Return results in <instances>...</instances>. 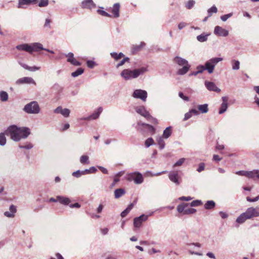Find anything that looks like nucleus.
Wrapping results in <instances>:
<instances>
[{
  "label": "nucleus",
  "mask_w": 259,
  "mask_h": 259,
  "mask_svg": "<svg viewBox=\"0 0 259 259\" xmlns=\"http://www.w3.org/2000/svg\"><path fill=\"white\" fill-rule=\"evenodd\" d=\"M80 162L83 164H89L90 161L89 156L85 155H82L80 157Z\"/></svg>",
  "instance_id": "36"
},
{
  "label": "nucleus",
  "mask_w": 259,
  "mask_h": 259,
  "mask_svg": "<svg viewBox=\"0 0 259 259\" xmlns=\"http://www.w3.org/2000/svg\"><path fill=\"white\" fill-rule=\"evenodd\" d=\"M98 167L103 174H108V170L106 168H105L103 166H98Z\"/></svg>",
  "instance_id": "64"
},
{
  "label": "nucleus",
  "mask_w": 259,
  "mask_h": 259,
  "mask_svg": "<svg viewBox=\"0 0 259 259\" xmlns=\"http://www.w3.org/2000/svg\"><path fill=\"white\" fill-rule=\"evenodd\" d=\"M171 134V127L168 126V127H166L164 130L162 136H163V138H164L165 139H167L168 138H169Z\"/></svg>",
  "instance_id": "32"
},
{
  "label": "nucleus",
  "mask_w": 259,
  "mask_h": 259,
  "mask_svg": "<svg viewBox=\"0 0 259 259\" xmlns=\"http://www.w3.org/2000/svg\"><path fill=\"white\" fill-rule=\"evenodd\" d=\"M23 110L28 114H37L40 111V108L37 102L32 101L25 105Z\"/></svg>",
  "instance_id": "7"
},
{
  "label": "nucleus",
  "mask_w": 259,
  "mask_h": 259,
  "mask_svg": "<svg viewBox=\"0 0 259 259\" xmlns=\"http://www.w3.org/2000/svg\"><path fill=\"white\" fill-rule=\"evenodd\" d=\"M179 199L180 200H183V201H190L192 199V198L190 196H187V197H186V196H182V197H180Z\"/></svg>",
  "instance_id": "61"
},
{
  "label": "nucleus",
  "mask_w": 259,
  "mask_h": 259,
  "mask_svg": "<svg viewBox=\"0 0 259 259\" xmlns=\"http://www.w3.org/2000/svg\"><path fill=\"white\" fill-rule=\"evenodd\" d=\"M174 62L179 66H183L182 68L179 69L177 71V74L179 75H183L185 74L190 68V65L189 64L188 61L180 57L177 56L175 57Z\"/></svg>",
  "instance_id": "4"
},
{
  "label": "nucleus",
  "mask_w": 259,
  "mask_h": 259,
  "mask_svg": "<svg viewBox=\"0 0 259 259\" xmlns=\"http://www.w3.org/2000/svg\"><path fill=\"white\" fill-rule=\"evenodd\" d=\"M192 113L189 111L188 112L185 113V116L184 118V120L186 121V120L189 119V118H190L192 117Z\"/></svg>",
  "instance_id": "60"
},
{
  "label": "nucleus",
  "mask_w": 259,
  "mask_h": 259,
  "mask_svg": "<svg viewBox=\"0 0 259 259\" xmlns=\"http://www.w3.org/2000/svg\"><path fill=\"white\" fill-rule=\"evenodd\" d=\"M103 109L102 107H99L96 111H95L91 115L84 117L82 118L83 120H94L97 119L100 113L102 112Z\"/></svg>",
  "instance_id": "17"
},
{
  "label": "nucleus",
  "mask_w": 259,
  "mask_h": 259,
  "mask_svg": "<svg viewBox=\"0 0 259 259\" xmlns=\"http://www.w3.org/2000/svg\"><path fill=\"white\" fill-rule=\"evenodd\" d=\"M120 5L119 3L115 4L112 9V13L114 18H118L119 16Z\"/></svg>",
  "instance_id": "23"
},
{
  "label": "nucleus",
  "mask_w": 259,
  "mask_h": 259,
  "mask_svg": "<svg viewBox=\"0 0 259 259\" xmlns=\"http://www.w3.org/2000/svg\"><path fill=\"white\" fill-rule=\"evenodd\" d=\"M57 198L60 203L64 205H68L71 201L69 198L62 196H58Z\"/></svg>",
  "instance_id": "24"
},
{
  "label": "nucleus",
  "mask_w": 259,
  "mask_h": 259,
  "mask_svg": "<svg viewBox=\"0 0 259 259\" xmlns=\"http://www.w3.org/2000/svg\"><path fill=\"white\" fill-rule=\"evenodd\" d=\"M87 65L89 68H93L96 65V63L92 60H88L87 61Z\"/></svg>",
  "instance_id": "52"
},
{
  "label": "nucleus",
  "mask_w": 259,
  "mask_h": 259,
  "mask_svg": "<svg viewBox=\"0 0 259 259\" xmlns=\"http://www.w3.org/2000/svg\"><path fill=\"white\" fill-rule=\"evenodd\" d=\"M159 148L162 150L164 148L165 143L162 137H159L157 140Z\"/></svg>",
  "instance_id": "42"
},
{
  "label": "nucleus",
  "mask_w": 259,
  "mask_h": 259,
  "mask_svg": "<svg viewBox=\"0 0 259 259\" xmlns=\"http://www.w3.org/2000/svg\"><path fill=\"white\" fill-rule=\"evenodd\" d=\"M202 204V202L201 200H194L192 201L190 203V206L192 207L198 206L201 205Z\"/></svg>",
  "instance_id": "45"
},
{
  "label": "nucleus",
  "mask_w": 259,
  "mask_h": 259,
  "mask_svg": "<svg viewBox=\"0 0 259 259\" xmlns=\"http://www.w3.org/2000/svg\"><path fill=\"white\" fill-rule=\"evenodd\" d=\"M6 138L5 135L3 133H0V145L4 146L6 144Z\"/></svg>",
  "instance_id": "37"
},
{
  "label": "nucleus",
  "mask_w": 259,
  "mask_h": 259,
  "mask_svg": "<svg viewBox=\"0 0 259 259\" xmlns=\"http://www.w3.org/2000/svg\"><path fill=\"white\" fill-rule=\"evenodd\" d=\"M70 63L74 66H80L81 65V63L77 61L75 58L71 60Z\"/></svg>",
  "instance_id": "58"
},
{
  "label": "nucleus",
  "mask_w": 259,
  "mask_h": 259,
  "mask_svg": "<svg viewBox=\"0 0 259 259\" xmlns=\"http://www.w3.org/2000/svg\"><path fill=\"white\" fill-rule=\"evenodd\" d=\"M16 48L19 51H24L32 54L34 51L38 52V49H42V45L39 42H34L30 45L23 44L17 46Z\"/></svg>",
  "instance_id": "5"
},
{
  "label": "nucleus",
  "mask_w": 259,
  "mask_h": 259,
  "mask_svg": "<svg viewBox=\"0 0 259 259\" xmlns=\"http://www.w3.org/2000/svg\"><path fill=\"white\" fill-rule=\"evenodd\" d=\"M189 204L188 203H182L181 204H179L177 206V210L179 213H182L184 215L185 210L186 207H188Z\"/></svg>",
  "instance_id": "26"
},
{
  "label": "nucleus",
  "mask_w": 259,
  "mask_h": 259,
  "mask_svg": "<svg viewBox=\"0 0 259 259\" xmlns=\"http://www.w3.org/2000/svg\"><path fill=\"white\" fill-rule=\"evenodd\" d=\"M148 216L145 214H142L139 217L134 219V225L136 228H139L142 226V223L148 219Z\"/></svg>",
  "instance_id": "10"
},
{
  "label": "nucleus",
  "mask_w": 259,
  "mask_h": 259,
  "mask_svg": "<svg viewBox=\"0 0 259 259\" xmlns=\"http://www.w3.org/2000/svg\"><path fill=\"white\" fill-rule=\"evenodd\" d=\"M208 34L203 33L197 36V39L198 41L201 42L206 41L208 39Z\"/></svg>",
  "instance_id": "30"
},
{
  "label": "nucleus",
  "mask_w": 259,
  "mask_h": 259,
  "mask_svg": "<svg viewBox=\"0 0 259 259\" xmlns=\"http://www.w3.org/2000/svg\"><path fill=\"white\" fill-rule=\"evenodd\" d=\"M205 85L207 89L210 91H213L217 93L221 92V90L213 82L206 81L205 82Z\"/></svg>",
  "instance_id": "18"
},
{
  "label": "nucleus",
  "mask_w": 259,
  "mask_h": 259,
  "mask_svg": "<svg viewBox=\"0 0 259 259\" xmlns=\"http://www.w3.org/2000/svg\"><path fill=\"white\" fill-rule=\"evenodd\" d=\"M215 206V203L213 200L207 201L204 204V208L206 209H211L213 208Z\"/></svg>",
  "instance_id": "28"
},
{
  "label": "nucleus",
  "mask_w": 259,
  "mask_h": 259,
  "mask_svg": "<svg viewBox=\"0 0 259 259\" xmlns=\"http://www.w3.org/2000/svg\"><path fill=\"white\" fill-rule=\"evenodd\" d=\"M185 161V158H180L179 160H178L176 163H174V164L173 165V167L180 166L182 165Z\"/></svg>",
  "instance_id": "46"
},
{
  "label": "nucleus",
  "mask_w": 259,
  "mask_h": 259,
  "mask_svg": "<svg viewBox=\"0 0 259 259\" xmlns=\"http://www.w3.org/2000/svg\"><path fill=\"white\" fill-rule=\"evenodd\" d=\"M133 97L135 98L140 99L142 101H145L147 98V93L145 90L137 89L133 92Z\"/></svg>",
  "instance_id": "9"
},
{
  "label": "nucleus",
  "mask_w": 259,
  "mask_h": 259,
  "mask_svg": "<svg viewBox=\"0 0 259 259\" xmlns=\"http://www.w3.org/2000/svg\"><path fill=\"white\" fill-rule=\"evenodd\" d=\"M147 71L146 67H142L133 70L125 69L120 73L121 76L126 80L137 78Z\"/></svg>",
  "instance_id": "3"
},
{
  "label": "nucleus",
  "mask_w": 259,
  "mask_h": 259,
  "mask_svg": "<svg viewBox=\"0 0 259 259\" xmlns=\"http://www.w3.org/2000/svg\"><path fill=\"white\" fill-rule=\"evenodd\" d=\"M232 15H233L232 13H230L228 14L223 15V16H221V19L223 21L225 22V21H227L229 18L231 17L232 16Z\"/></svg>",
  "instance_id": "48"
},
{
  "label": "nucleus",
  "mask_w": 259,
  "mask_h": 259,
  "mask_svg": "<svg viewBox=\"0 0 259 259\" xmlns=\"http://www.w3.org/2000/svg\"><path fill=\"white\" fill-rule=\"evenodd\" d=\"M154 140L152 138H148L145 142V145L147 148L149 147L151 145L154 144Z\"/></svg>",
  "instance_id": "41"
},
{
  "label": "nucleus",
  "mask_w": 259,
  "mask_h": 259,
  "mask_svg": "<svg viewBox=\"0 0 259 259\" xmlns=\"http://www.w3.org/2000/svg\"><path fill=\"white\" fill-rule=\"evenodd\" d=\"M204 168H205V164L204 163H200L199 164V166H198L197 170L199 172H200L204 169Z\"/></svg>",
  "instance_id": "56"
},
{
  "label": "nucleus",
  "mask_w": 259,
  "mask_h": 259,
  "mask_svg": "<svg viewBox=\"0 0 259 259\" xmlns=\"http://www.w3.org/2000/svg\"><path fill=\"white\" fill-rule=\"evenodd\" d=\"M218 12L217 8L213 6L208 10V16H211L212 14L216 13Z\"/></svg>",
  "instance_id": "44"
},
{
  "label": "nucleus",
  "mask_w": 259,
  "mask_h": 259,
  "mask_svg": "<svg viewBox=\"0 0 259 259\" xmlns=\"http://www.w3.org/2000/svg\"><path fill=\"white\" fill-rule=\"evenodd\" d=\"M82 170H78L76 171H74L72 174V175L74 177H76V178H79L82 175H83V174H82Z\"/></svg>",
  "instance_id": "51"
},
{
  "label": "nucleus",
  "mask_w": 259,
  "mask_h": 259,
  "mask_svg": "<svg viewBox=\"0 0 259 259\" xmlns=\"http://www.w3.org/2000/svg\"><path fill=\"white\" fill-rule=\"evenodd\" d=\"M66 56L68 58L67 59V62H70V61H71V60H72L73 59H74V55L72 53H69L68 54H67V55H66Z\"/></svg>",
  "instance_id": "57"
},
{
  "label": "nucleus",
  "mask_w": 259,
  "mask_h": 259,
  "mask_svg": "<svg viewBox=\"0 0 259 259\" xmlns=\"http://www.w3.org/2000/svg\"><path fill=\"white\" fill-rule=\"evenodd\" d=\"M179 96L183 100H184V101H189V98L187 96H184V94L182 93V92H179Z\"/></svg>",
  "instance_id": "55"
},
{
  "label": "nucleus",
  "mask_w": 259,
  "mask_h": 259,
  "mask_svg": "<svg viewBox=\"0 0 259 259\" xmlns=\"http://www.w3.org/2000/svg\"><path fill=\"white\" fill-rule=\"evenodd\" d=\"M247 171L245 170H240V171H237L235 174L239 175V176H246L247 177Z\"/></svg>",
  "instance_id": "59"
},
{
  "label": "nucleus",
  "mask_w": 259,
  "mask_h": 259,
  "mask_svg": "<svg viewBox=\"0 0 259 259\" xmlns=\"http://www.w3.org/2000/svg\"><path fill=\"white\" fill-rule=\"evenodd\" d=\"M232 69L237 70H238L240 68V62L238 60H233L232 61Z\"/></svg>",
  "instance_id": "38"
},
{
  "label": "nucleus",
  "mask_w": 259,
  "mask_h": 259,
  "mask_svg": "<svg viewBox=\"0 0 259 259\" xmlns=\"http://www.w3.org/2000/svg\"><path fill=\"white\" fill-rule=\"evenodd\" d=\"M53 89L57 90L59 92H61L63 90L61 86H60L58 83H55L53 85Z\"/></svg>",
  "instance_id": "63"
},
{
  "label": "nucleus",
  "mask_w": 259,
  "mask_h": 259,
  "mask_svg": "<svg viewBox=\"0 0 259 259\" xmlns=\"http://www.w3.org/2000/svg\"><path fill=\"white\" fill-rule=\"evenodd\" d=\"M0 99L2 102H6L8 100V94L5 91L0 92Z\"/></svg>",
  "instance_id": "34"
},
{
  "label": "nucleus",
  "mask_w": 259,
  "mask_h": 259,
  "mask_svg": "<svg viewBox=\"0 0 259 259\" xmlns=\"http://www.w3.org/2000/svg\"><path fill=\"white\" fill-rule=\"evenodd\" d=\"M258 217H259V207H250L237 218L236 222L239 224H242L247 220Z\"/></svg>",
  "instance_id": "2"
},
{
  "label": "nucleus",
  "mask_w": 259,
  "mask_h": 259,
  "mask_svg": "<svg viewBox=\"0 0 259 259\" xmlns=\"http://www.w3.org/2000/svg\"><path fill=\"white\" fill-rule=\"evenodd\" d=\"M6 132L10 134L11 138L14 141H19L21 139H26L30 135V129L28 127H19L15 125L8 127Z\"/></svg>",
  "instance_id": "1"
},
{
  "label": "nucleus",
  "mask_w": 259,
  "mask_h": 259,
  "mask_svg": "<svg viewBox=\"0 0 259 259\" xmlns=\"http://www.w3.org/2000/svg\"><path fill=\"white\" fill-rule=\"evenodd\" d=\"M70 111L68 108L63 109L61 114L65 117H67L69 116Z\"/></svg>",
  "instance_id": "49"
},
{
  "label": "nucleus",
  "mask_w": 259,
  "mask_h": 259,
  "mask_svg": "<svg viewBox=\"0 0 259 259\" xmlns=\"http://www.w3.org/2000/svg\"><path fill=\"white\" fill-rule=\"evenodd\" d=\"M51 22H52V21L50 19H49V18L46 19V21H45V24H44V27H48L49 28H51Z\"/></svg>",
  "instance_id": "54"
},
{
  "label": "nucleus",
  "mask_w": 259,
  "mask_h": 259,
  "mask_svg": "<svg viewBox=\"0 0 259 259\" xmlns=\"http://www.w3.org/2000/svg\"><path fill=\"white\" fill-rule=\"evenodd\" d=\"M16 212V206L12 204L9 207V211H5L4 212V215L9 218H13L15 217Z\"/></svg>",
  "instance_id": "19"
},
{
  "label": "nucleus",
  "mask_w": 259,
  "mask_h": 259,
  "mask_svg": "<svg viewBox=\"0 0 259 259\" xmlns=\"http://www.w3.org/2000/svg\"><path fill=\"white\" fill-rule=\"evenodd\" d=\"M97 12L100 15L106 17H111V16L104 10H98Z\"/></svg>",
  "instance_id": "53"
},
{
  "label": "nucleus",
  "mask_w": 259,
  "mask_h": 259,
  "mask_svg": "<svg viewBox=\"0 0 259 259\" xmlns=\"http://www.w3.org/2000/svg\"><path fill=\"white\" fill-rule=\"evenodd\" d=\"M16 83L17 84H35V82L33 79L30 77H24L20 78L16 80Z\"/></svg>",
  "instance_id": "13"
},
{
  "label": "nucleus",
  "mask_w": 259,
  "mask_h": 259,
  "mask_svg": "<svg viewBox=\"0 0 259 259\" xmlns=\"http://www.w3.org/2000/svg\"><path fill=\"white\" fill-rule=\"evenodd\" d=\"M147 128L149 132H152V133H154L155 128L154 127L147 123H143L141 121L138 122L137 124V130L140 131H142L143 130V128Z\"/></svg>",
  "instance_id": "14"
},
{
  "label": "nucleus",
  "mask_w": 259,
  "mask_h": 259,
  "mask_svg": "<svg viewBox=\"0 0 259 259\" xmlns=\"http://www.w3.org/2000/svg\"><path fill=\"white\" fill-rule=\"evenodd\" d=\"M125 193V191L123 189L119 188L117 189L114 191V196L115 198L117 199L121 197L123 194Z\"/></svg>",
  "instance_id": "25"
},
{
  "label": "nucleus",
  "mask_w": 259,
  "mask_h": 259,
  "mask_svg": "<svg viewBox=\"0 0 259 259\" xmlns=\"http://www.w3.org/2000/svg\"><path fill=\"white\" fill-rule=\"evenodd\" d=\"M110 55L115 61H118L124 56V55L122 53L117 54L116 52L111 53Z\"/></svg>",
  "instance_id": "31"
},
{
  "label": "nucleus",
  "mask_w": 259,
  "mask_h": 259,
  "mask_svg": "<svg viewBox=\"0 0 259 259\" xmlns=\"http://www.w3.org/2000/svg\"><path fill=\"white\" fill-rule=\"evenodd\" d=\"M213 33L219 36L226 37L229 35L228 31L220 26H216L214 27Z\"/></svg>",
  "instance_id": "12"
},
{
  "label": "nucleus",
  "mask_w": 259,
  "mask_h": 259,
  "mask_svg": "<svg viewBox=\"0 0 259 259\" xmlns=\"http://www.w3.org/2000/svg\"><path fill=\"white\" fill-rule=\"evenodd\" d=\"M19 147L21 149H25L27 150H29L32 149L33 147V145L30 142H27L25 145H19Z\"/></svg>",
  "instance_id": "39"
},
{
  "label": "nucleus",
  "mask_w": 259,
  "mask_h": 259,
  "mask_svg": "<svg viewBox=\"0 0 259 259\" xmlns=\"http://www.w3.org/2000/svg\"><path fill=\"white\" fill-rule=\"evenodd\" d=\"M247 177L251 179L255 178L259 179V170L254 169L251 171H247Z\"/></svg>",
  "instance_id": "22"
},
{
  "label": "nucleus",
  "mask_w": 259,
  "mask_h": 259,
  "mask_svg": "<svg viewBox=\"0 0 259 259\" xmlns=\"http://www.w3.org/2000/svg\"><path fill=\"white\" fill-rule=\"evenodd\" d=\"M196 212V210L194 208L186 207L185 210L184 215L193 214L195 213Z\"/></svg>",
  "instance_id": "43"
},
{
  "label": "nucleus",
  "mask_w": 259,
  "mask_h": 259,
  "mask_svg": "<svg viewBox=\"0 0 259 259\" xmlns=\"http://www.w3.org/2000/svg\"><path fill=\"white\" fill-rule=\"evenodd\" d=\"M134 206V204L133 203H131L128 205L125 209H124L120 214V215L122 218L125 217L132 210Z\"/></svg>",
  "instance_id": "29"
},
{
  "label": "nucleus",
  "mask_w": 259,
  "mask_h": 259,
  "mask_svg": "<svg viewBox=\"0 0 259 259\" xmlns=\"http://www.w3.org/2000/svg\"><path fill=\"white\" fill-rule=\"evenodd\" d=\"M63 110V109L62 108V107L61 106H59L54 110V112L55 113L61 114Z\"/></svg>",
  "instance_id": "62"
},
{
  "label": "nucleus",
  "mask_w": 259,
  "mask_h": 259,
  "mask_svg": "<svg viewBox=\"0 0 259 259\" xmlns=\"http://www.w3.org/2000/svg\"><path fill=\"white\" fill-rule=\"evenodd\" d=\"M48 0H40V2L38 3V6L39 7H44L47 6L48 5Z\"/></svg>",
  "instance_id": "50"
},
{
  "label": "nucleus",
  "mask_w": 259,
  "mask_h": 259,
  "mask_svg": "<svg viewBox=\"0 0 259 259\" xmlns=\"http://www.w3.org/2000/svg\"><path fill=\"white\" fill-rule=\"evenodd\" d=\"M197 71L198 74L202 73L204 70H206L205 65H199L196 67Z\"/></svg>",
  "instance_id": "47"
},
{
  "label": "nucleus",
  "mask_w": 259,
  "mask_h": 259,
  "mask_svg": "<svg viewBox=\"0 0 259 259\" xmlns=\"http://www.w3.org/2000/svg\"><path fill=\"white\" fill-rule=\"evenodd\" d=\"M37 0H19L18 8H24L23 5H28L31 4H36Z\"/></svg>",
  "instance_id": "21"
},
{
  "label": "nucleus",
  "mask_w": 259,
  "mask_h": 259,
  "mask_svg": "<svg viewBox=\"0 0 259 259\" xmlns=\"http://www.w3.org/2000/svg\"><path fill=\"white\" fill-rule=\"evenodd\" d=\"M222 103L219 110V114H221L224 113L228 108V98L227 97L224 96L222 98Z\"/></svg>",
  "instance_id": "20"
},
{
  "label": "nucleus",
  "mask_w": 259,
  "mask_h": 259,
  "mask_svg": "<svg viewBox=\"0 0 259 259\" xmlns=\"http://www.w3.org/2000/svg\"><path fill=\"white\" fill-rule=\"evenodd\" d=\"M195 4V2L194 0H189L185 4V7L187 9H192Z\"/></svg>",
  "instance_id": "40"
},
{
  "label": "nucleus",
  "mask_w": 259,
  "mask_h": 259,
  "mask_svg": "<svg viewBox=\"0 0 259 259\" xmlns=\"http://www.w3.org/2000/svg\"><path fill=\"white\" fill-rule=\"evenodd\" d=\"M135 184H140L143 182L144 179L142 175L139 172H135L129 175Z\"/></svg>",
  "instance_id": "11"
},
{
  "label": "nucleus",
  "mask_w": 259,
  "mask_h": 259,
  "mask_svg": "<svg viewBox=\"0 0 259 259\" xmlns=\"http://www.w3.org/2000/svg\"><path fill=\"white\" fill-rule=\"evenodd\" d=\"M136 111L138 114H140L147 119H149V118L151 117V115H150L149 112L146 110L145 107L143 106L136 107Z\"/></svg>",
  "instance_id": "16"
},
{
  "label": "nucleus",
  "mask_w": 259,
  "mask_h": 259,
  "mask_svg": "<svg viewBox=\"0 0 259 259\" xmlns=\"http://www.w3.org/2000/svg\"><path fill=\"white\" fill-rule=\"evenodd\" d=\"M168 176L170 181L174 183L176 185L178 186L180 184L181 178L179 174L178 171H170L168 173Z\"/></svg>",
  "instance_id": "8"
},
{
  "label": "nucleus",
  "mask_w": 259,
  "mask_h": 259,
  "mask_svg": "<svg viewBox=\"0 0 259 259\" xmlns=\"http://www.w3.org/2000/svg\"><path fill=\"white\" fill-rule=\"evenodd\" d=\"M81 7L82 9L92 10L96 8V4L93 0H84L81 3Z\"/></svg>",
  "instance_id": "15"
},
{
  "label": "nucleus",
  "mask_w": 259,
  "mask_h": 259,
  "mask_svg": "<svg viewBox=\"0 0 259 259\" xmlns=\"http://www.w3.org/2000/svg\"><path fill=\"white\" fill-rule=\"evenodd\" d=\"M197 108L199 111L202 113H206L208 111V104H207L199 105Z\"/></svg>",
  "instance_id": "27"
},
{
  "label": "nucleus",
  "mask_w": 259,
  "mask_h": 259,
  "mask_svg": "<svg viewBox=\"0 0 259 259\" xmlns=\"http://www.w3.org/2000/svg\"><path fill=\"white\" fill-rule=\"evenodd\" d=\"M223 60V58L221 57H214L210 59L207 61L204 65L206 70L209 74H211L213 72L215 66L217 64Z\"/></svg>",
  "instance_id": "6"
},
{
  "label": "nucleus",
  "mask_w": 259,
  "mask_h": 259,
  "mask_svg": "<svg viewBox=\"0 0 259 259\" xmlns=\"http://www.w3.org/2000/svg\"><path fill=\"white\" fill-rule=\"evenodd\" d=\"M84 72V69L82 68H78L75 71L71 73V76L73 77H77L78 76L82 74Z\"/></svg>",
  "instance_id": "35"
},
{
  "label": "nucleus",
  "mask_w": 259,
  "mask_h": 259,
  "mask_svg": "<svg viewBox=\"0 0 259 259\" xmlns=\"http://www.w3.org/2000/svg\"><path fill=\"white\" fill-rule=\"evenodd\" d=\"M166 170H163L161 172L153 174L150 171H146L145 175L148 177L159 176L162 174H166Z\"/></svg>",
  "instance_id": "33"
}]
</instances>
